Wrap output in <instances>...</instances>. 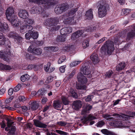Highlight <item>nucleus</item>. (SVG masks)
<instances>
[{"instance_id": "f257e3e1", "label": "nucleus", "mask_w": 135, "mask_h": 135, "mask_svg": "<svg viewBox=\"0 0 135 135\" xmlns=\"http://www.w3.org/2000/svg\"><path fill=\"white\" fill-rule=\"evenodd\" d=\"M59 20L57 18H48L46 21L45 24L46 26L50 27V28L51 31H54L58 30L60 26L57 25L59 22Z\"/></svg>"}, {"instance_id": "f03ea898", "label": "nucleus", "mask_w": 135, "mask_h": 135, "mask_svg": "<svg viewBox=\"0 0 135 135\" xmlns=\"http://www.w3.org/2000/svg\"><path fill=\"white\" fill-rule=\"evenodd\" d=\"M114 49L113 42L110 41H106L100 49L101 52L103 54L106 53L108 54H110Z\"/></svg>"}, {"instance_id": "7ed1b4c3", "label": "nucleus", "mask_w": 135, "mask_h": 135, "mask_svg": "<svg viewBox=\"0 0 135 135\" xmlns=\"http://www.w3.org/2000/svg\"><path fill=\"white\" fill-rule=\"evenodd\" d=\"M77 78L80 83L77 85L76 88L77 89L85 90L86 87L84 84L87 81L86 77L84 76L82 73H80L78 74Z\"/></svg>"}, {"instance_id": "20e7f679", "label": "nucleus", "mask_w": 135, "mask_h": 135, "mask_svg": "<svg viewBox=\"0 0 135 135\" xmlns=\"http://www.w3.org/2000/svg\"><path fill=\"white\" fill-rule=\"evenodd\" d=\"M108 7V5L104 2H100L98 11V17L102 18L106 16L107 14V8Z\"/></svg>"}, {"instance_id": "39448f33", "label": "nucleus", "mask_w": 135, "mask_h": 135, "mask_svg": "<svg viewBox=\"0 0 135 135\" xmlns=\"http://www.w3.org/2000/svg\"><path fill=\"white\" fill-rule=\"evenodd\" d=\"M30 1L34 2L38 5H42V6L45 8L49 7L50 3L49 0H29Z\"/></svg>"}, {"instance_id": "423d86ee", "label": "nucleus", "mask_w": 135, "mask_h": 135, "mask_svg": "<svg viewBox=\"0 0 135 135\" xmlns=\"http://www.w3.org/2000/svg\"><path fill=\"white\" fill-rule=\"evenodd\" d=\"M104 118L107 120L110 121L113 120H114V118H116L117 119H123V116H121L120 115L116 113H114L113 115H109L108 114H104L103 115Z\"/></svg>"}, {"instance_id": "0eeeda50", "label": "nucleus", "mask_w": 135, "mask_h": 135, "mask_svg": "<svg viewBox=\"0 0 135 135\" xmlns=\"http://www.w3.org/2000/svg\"><path fill=\"white\" fill-rule=\"evenodd\" d=\"M44 11V8L41 7V6H38L32 7L31 9L30 12L32 14H39L43 13Z\"/></svg>"}, {"instance_id": "6e6552de", "label": "nucleus", "mask_w": 135, "mask_h": 135, "mask_svg": "<svg viewBox=\"0 0 135 135\" xmlns=\"http://www.w3.org/2000/svg\"><path fill=\"white\" fill-rule=\"evenodd\" d=\"M128 30V33L127 34V40H129L133 38L135 35V32L134 30L132 27V26H131L128 27L126 30Z\"/></svg>"}, {"instance_id": "1a4fd4ad", "label": "nucleus", "mask_w": 135, "mask_h": 135, "mask_svg": "<svg viewBox=\"0 0 135 135\" xmlns=\"http://www.w3.org/2000/svg\"><path fill=\"white\" fill-rule=\"evenodd\" d=\"M9 36L10 37L14 38L15 41L19 44H21L23 40L22 38L16 33L11 32L9 34Z\"/></svg>"}, {"instance_id": "9d476101", "label": "nucleus", "mask_w": 135, "mask_h": 135, "mask_svg": "<svg viewBox=\"0 0 135 135\" xmlns=\"http://www.w3.org/2000/svg\"><path fill=\"white\" fill-rule=\"evenodd\" d=\"M10 54V51L9 49L7 50L6 51H5L4 52L1 51H0V57L4 60L8 62L9 59V56Z\"/></svg>"}, {"instance_id": "9b49d317", "label": "nucleus", "mask_w": 135, "mask_h": 135, "mask_svg": "<svg viewBox=\"0 0 135 135\" xmlns=\"http://www.w3.org/2000/svg\"><path fill=\"white\" fill-rule=\"evenodd\" d=\"M91 69L89 66H85L83 68L82 72L85 75H87V78H90L91 76L90 74Z\"/></svg>"}, {"instance_id": "f8f14e48", "label": "nucleus", "mask_w": 135, "mask_h": 135, "mask_svg": "<svg viewBox=\"0 0 135 135\" xmlns=\"http://www.w3.org/2000/svg\"><path fill=\"white\" fill-rule=\"evenodd\" d=\"M33 28L31 25L28 26L25 24V25L21 26L20 31L22 33L31 30Z\"/></svg>"}, {"instance_id": "ddd939ff", "label": "nucleus", "mask_w": 135, "mask_h": 135, "mask_svg": "<svg viewBox=\"0 0 135 135\" xmlns=\"http://www.w3.org/2000/svg\"><path fill=\"white\" fill-rule=\"evenodd\" d=\"M72 30V28L70 27H66L60 30V33L62 35H65L71 33Z\"/></svg>"}, {"instance_id": "4468645a", "label": "nucleus", "mask_w": 135, "mask_h": 135, "mask_svg": "<svg viewBox=\"0 0 135 135\" xmlns=\"http://www.w3.org/2000/svg\"><path fill=\"white\" fill-rule=\"evenodd\" d=\"M6 11V14L7 20H9L10 17L14 15V9L12 7H8Z\"/></svg>"}, {"instance_id": "2eb2a0df", "label": "nucleus", "mask_w": 135, "mask_h": 135, "mask_svg": "<svg viewBox=\"0 0 135 135\" xmlns=\"http://www.w3.org/2000/svg\"><path fill=\"white\" fill-rule=\"evenodd\" d=\"M84 32V31L79 30L74 33L71 36V39L75 40L80 37Z\"/></svg>"}, {"instance_id": "dca6fc26", "label": "nucleus", "mask_w": 135, "mask_h": 135, "mask_svg": "<svg viewBox=\"0 0 135 135\" xmlns=\"http://www.w3.org/2000/svg\"><path fill=\"white\" fill-rule=\"evenodd\" d=\"M96 118L91 115H89L86 118L83 117L81 119V122L84 124H87L89 121L91 120H92L95 119Z\"/></svg>"}, {"instance_id": "f3484780", "label": "nucleus", "mask_w": 135, "mask_h": 135, "mask_svg": "<svg viewBox=\"0 0 135 135\" xmlns=\"http://www.w3.org/2000/svg\"><path fill=\"white\" fill-rule=\"evenodd\" d=\"M19 16L23 19H26L28 17V14L27 11L25 10H20L18 12Z\"/></svg>"}, {"instance_id": "a211bd4d", "label": "nucleus", "mask_w": 135, "mask_h": 135, "mask_svg": "<svg viewBox=\"0 0 135 135\" xmlns=\"http://www.w3.org/2000/svg\"><path fill=\"white\" fill-rule=\"evenodd\" d=\"M82 106L81 102L79 101H76L74 102L72 105L73 108L77 110L80 108Z\"/></svg>"}, {"instance_id": "6ab92c4d", "label": "nucleus", "mask_w": 135, "mask_h": 135, "mask_svg": "<svg viewBox=\"0 0 135 135\" xmlns=\"http://www.w3.org/2000/svg\"><path fill=\"white\" fill-rule=\"evenodd\" d=\"M9 27L8 24L6 23H3L0 21V31L4 32L8 30Z\"/></svg>"}, {"instance_id": "aec40b11", "label": "nucleus", "mask_w": 135, "mask_h": 135, "mask_svg": "<svg viewBox=\"0 0 135 135\" xmlns=\"http://www.w3.org/2000/svg\"><path fill=\"white\" fill-rule=\"evenodd\" d=\"M92 107L91 105L89 104H86L84 107V108L82 110L81 114L82 115H84L86 113H89V110L92 108Z\"/></svg>"}, {"instance_id": "412c9836", "label": "nucleus", "mask_w": 135, "mask_h": 135, "mask_svg": "<svg viewBox=\"0 0 135 135\" xmlns=\"http://www.w3.org/2000/svg\"><path fill=\"white\" fill-rule=\"evenodd\" d=\"M90 59L94 64L98 63L99 60L97 55L95 53L93 54L90 56Z\"/></svg>"}, {"instance_id": "4be33fe9", "label": "nucleus", "mask_w": 135, "mask_h": 135, "mask_svg": "<svg viewBox=\"0 0 135 135\" xmlns=\"http://www.w3.org/2000/svg\"><path fill=\"white\" fill-rule=\"evenodd\" d=\"M8 41L7 39L6 40V38L5 36L3 35V34L1 33H0V45H3L5 44L6 45L9 44L10 42L8 41V44H7L6 42Z\"/></svg>"}, {"instance_id": "5701e85b", "label": "nucleus", "mask_w": 135, "mask_h": 135, "mask_svg": "<svg viewBox=\"0 0 135 135\" xmlns=\"http://www.w3.org/2000/svg\"><path fill=\"white\" fill-rule=\"evenodd\" d=\"M33 121L34 124L37 127L42 128H45L47 126V125L46 124L42 123L39 120H34Z\"/></svg>"}, {"instance_id": "b1692460", "label": "nucleus", "mask_w": 135, "mask_h": 135, "mask_svg": "<svg viewBox=\"0 0 135 135\" xmlns=\"http://www.w3.org/2000/svg\"><path fill=\"white\" fill-rule=\"evenodd\" d=\"M77 11V8H73L69 11L68 14H64V17H65L68 15V16L73 17V18H74V16L75 15V13Z\"/></svg>"}, {"instance_id": "393cba45", "label": "nucleus", "mask_w": 135, "mask_h": 135, "mask_svg": "<svg viewBox=\"0 0 135 135\" xmlns=\"http://www.w3.org/2000/svg\"><path fill=\"white\" fill-rule=\"evenodd\" d=\"M126 66V64L124 62H120L117 66L116 70L117 71H121L124 69Z\"/></svg>"}, {"instance_id": "a878e982", "label": "nucleus", "mask_w": 135, "mask_h": 135, "mask_svg": "<svg viewBox=\"0 0 135 135\" xmlns=\"http://www.w3.org/2000/svg\"><path fill=\"white\" fill-rule=\"evenodd\" d=\"M29 104L31 105V109L32 110H36L38 107L39 104L36 101H32L29 103Z\"/></svg>"}, {"instance_id": "bb28decb", "label": "nucleus", "mask_w": 135, "mask_h": 135, "mask_svg": "<svg viewBox=\"0 0 135 135\" xmlns=\"http://www.w3.org/2000/svg\"><path fill=\"white\" fill-rule=\"evenodd\" d=\"M66 19H65L64 21V22L66 24H73L75 22L74 21V18L73 17L68 16Z\"/></svg>"}, {"instance_id": "cd10ccee", "label": "nucleus", "mask_w": 135, "mask_h": 135, "mask_svg": "<svg viewBox=\"0 0 135 135\" xmlns=\"http://www.w3.org/2000/svg\"><path fill=\"white\" fill-rule=\"evenodd\" d=\"M93 9H90L86 12L85 16L87 17V18L88 19H91L93 18V15L92 12Z\"/></svg>"}, {"instance_id": "c85d7f7f", "label": "nucleus", "mask_w": 135, "mask_h": 135, "mask_svg": "<svg viewBox=\"0 0 135 135\" xmlns=\"http://www.w3.org/2000/svg\"><path fill=\"white\" fill-rule=\"evenodd\" d=\"M66 37L65 35H62L61 36H58L56 39V41L58 42H64L65 40Z\"/></svg>"}, {"instance_id": "c756f323", "label": "nucleus", "mask_w": 135, "mask_h": 135, "mask_svg": "<svg viewBox=\"0 0 135 135\" xmlns=\"http://www.w3.org/2000/svg\"><path fill=\"white\" fill-rule=\"evenodd\" d=\"M69 95L70 96L72 97L73 98H77L78 96L77 94L75 92L74 90L72 89H70L69 91Z\"/></svg>"}, {"instance_id": "7c9ffc66", "label": "nucleus", "mask_w": 135, "mask_h": 135, "mask_svg": "<svg viewBox=\"0 0 135 135\" xmlns=\"http://www.w3.org/2000/svg\"><path fill=\"white\" fill-rule=\"evenodd\" d=\"M53 106L56 109L60 108L61 106V103L59 101H54L53 103Z\"/></svg>"}, {"instance_id": "2f4dec72", "label": "nucleus", "mask_w": 135, "mask_h": 135, "mask_svg": "<svg viewBox=\"0 0 135 135\" xmlns=\"http://www.w3.org/2000/svg\"><path fill=\"white\" fill-rule=\"evenodd\" d=\"M25 21V24L27 25H31V26L33 27L32 25L34 23L33 20L30 18H28Z\"/></svg>"}, {"instance_id": "473e14b6", "label": "nucleus", "mask_w": 135, "mask_h": 135, "mask_svg": "<svg viewBox=\"0 0 135 135\" xmlns=\"http://www.w3.org/2000/svg\"><path fill=\"white\" fill-rule=\"evenodd\" d=\"M60 7L63 12L65 11L68 9L69 6L67 3H63L61 4L60 6Z\"/></svg>"}, {"instance_id": "72a5a7b5", "label": "nucleus", "mask_w": 135, "mask_h": 135, "mask_svg": "<svg viewBox=\"0 0 135 135\" xmlns=\"http://www.w3.org/2000/svg\"><path fill=\"white\" fill-rule=\"evenodd\" d=\"M42 50L39 48H35L34 49L33 53L37 55H39L42 53Z\"/></svg>"}, {"instance_id": "f704fd0d", "label": "nucleus", "mask_w": 135, "mask_h": 135, "mask_svg": "<svg viewBox=\"0 0 135 135\" xmlns=\"http://www.w3.org/2000/svg\"><path fill=\"white\" fill-rule=\"evenodd\" d=\"M30 78V76L27 74L22 75L21 77V80L22 82H24L28 80Z\"/></svg>"}, {"instance_id": "c9c22d12", "label": "nucleus", "mask_w": 135, "mask_h": 135, "mask_svg": "<svg viewBox=\"0 0 135 135\" xmlns=\"http://www.w3.org/2000/svg\"><path fill=\"white\" fill-rule=\"evenodd\" d=\"M46 92V90H39L37 91V96L38 97H42L45 94Z\"/></svg>"}, {"instance_id": "e433bc0d", "label": "nucleus", "mask_w": 135, "mask_h": 135, "mask_svg": "<svg viewBox=\"0 0 135 135\" xmlns=\"http://www.w3.org/2000/svg\"><path fill=\"white\" fill-rule=\"evenodd\" d=\"M0 69L6 70H10L11 69V67L9 65H4L2 64L0 65Z\"/></svg>"}, {"instance_id": "4c0bfd02", "label": "nucleus", "mask_w": 135, "mask_h": 135, "mask_svg": "<svg viewBox=\"0 0 135 135\" xmlns=\"http://www.w3.org/2000/svg\"><path fill=\"white\" fill-rule=\"evenodd\" d=\"M28 69L29 70L33 69L34 70L36 71L37 70L38 68V66L35 65H30L27 67Z\"/></svg>"}, {"instance_id": "58836bf2", "label": "nucleus", "mask_w": 135, "mask_h": 135, "mask_svg": "<svg viewBox=\"0 0 135 135\" xmlns=\"http://www.w3.org/2000/svg\"><path fill=\"white\" fill-rule=\"evenodd\" d=\"M112 123H113V125L112 126H118L119 127H122L123 126V124L122 123V121H115L114 122H111Z\"/></svg>"}, {"instance_id": "ea45409f", "label": "nucleus", "mask_w": 135, "mask_h": 135, "mask_svg": "<svg viewBox=\"0 0 135 135\" xmlns=\"http://www.w3.org/2000/svg\"><path fill=\"white\" fill-rule=\"evenodd\" d=\"M131 11L129 9L126 8L122 9L121 14L122 15H126L128 14Z\"/></svg>"}, {"instance_id": "a19ab883", "label": "nucleus", "mask_w": 135, "mask_h": 135, "mask_svg": "<svg viewBox=\"0 0 135 135\" xmlns=\"http://www.w3.org/2000/svg\"><path fill=\"white\" fill-rule=\"evenodd\" d=\"M51 65V63L50 62H48L47 63V64L44 66V69L46 72H48Z\"/></svg>"}, {"instance_id": "79ce46f5", "label": "nucleus", "mask_w": 135, "mask_h": 135, "mask_svg": "<svg viewBox=\"0 0 135 135\" xmlns=\"http://www.w3.org/2000/svg\"><path fill=\"white\" fill-rule=\"evenodd\" d=\"M11 24L12 26L14 27H15L18 26H19V21L18 20H16V19H15L14 21H11Z\"/></svg>"}, {"instance_id": "37998d69", "label": "nucleus", "mask_w": 135, "mask_h": 135, "mask_svg": "<svg viewBox=\"0 0 135 135\" xmlns=\"http://www.w3.org/2000/svg\"><path fill=\"white\" fill-rule=\"evenodd\" d=\"M49 50L51 51H56L58 50V48L57 47L51 46L46 47Z\"/></svg>"}, {"instance_id": "c03bdc74", "label": "nucleus", "mask_w": 135, "mask_h": 135, "mask_svg": "<svg viewBox=\"0 0 135 135\" xmlns=\"http://www.w3.org/2000/svg\"><path fill=\"white\" fill-rule=\"evenodd\" d=\"M16 128L14 126H12L10 130L9 131L8 133V135H12L13 134L15 131Z\"/></svg>"}, {"instance_id": "a18cd8bd", "label": "nucleus", "mask_w": 135, "mask_h": 135, "mask_svg": "<svg viewBox=\"0 0 135 135\" xmlns=\"http://www.w3.org/2000/svg\"><path fill=\"white\" fill-rule=\"evenodd\" d=\"M61 9L60 7H56L55 9V12L58 14L61 13L63 12Z\"/></svg>"}, {"instance_id": "49530a36", "label": "nucleus", "mask_w": 135, "mask_h": 135, "mask_svg": "<svg viewBox=\"0 0 135 135\" xmlns=\"http://www.w3.org/2000/svg\"><path fill=\"white\" fill-rule=\"evenodd\" d=\"M89 41L88 40H84L82 43V46L84 48H85L89 46Z\"/></svg>"}, {"instance_id": "de8ad7c7", "label": "nucleus", "mask_w": 135, "mask_h": 135, "mask_svg": "<svg viewBox=\"0 0 135 135\" xmlns=\"http://www.w3.org/2000/svg\"><path fill=\"white\" fill-rule=\"evenodd\" d=\"M61 99L64 105H68L69 104V102L67 98L64 96H62L61 98Z\"/></svg>"}, {"instance_id": "09e8293b", "label": "nucleus", "mask_w": 135, "mask_h": 135, "mask_svg": "<svg viewBox=\"0 0 135 135\" xmlns=\"http://www.w3.org/2000/svg\"><path fill=\"white\" fill-rule=\"evenodd\" d=\"M31 37L34 39H36L38 37V34L37 32H33L31 31Z\"/></svg>"}, {"instance_id": "8fccbe9b", "label": "nucleus", "mask_w": 135, "mask_h": 135, "mask_svg": "<svg viewBox=\"0 0 135 135\" xmlns=\"http://www.w3.org/2000/svg\"><path fill=\"white\" fill-rule=\"evenodd\" d=\"M81 62L80 61H75L72 62L70 64V66L71 67L75 66L79 64Z\"/></svg>"}, {"instance_id": "3c124183", "label": "nucleus", "mask_w": 135, "mask_h": 135, "mask_svg": "<svg viewBox=\"0 0 135 135\" xmlns=\"http://www.w3.org/2000/svg\"><path fill=\"white\" fill-rule=\"evenodd\" d=\"M132 115H124L126 116V117H125L123 116V120H126V119H130V118H132L133 117V116H135V112H132Z\"/></svg>"}, {"instance_id": "603ef678", "label": "nucleus", "mask_w": 135, "mask_h": 135, "mask_svg": "<svg viewBox=\"0 0 135 135\" xmlns=\"http://www.w3.org/2000/svg\"><path fill=\"white\" fill-rule=\"evenodd\" d=\"M113 73V72L112 71L109 70L105 74V76L106 78H111L112 76Z\"/></svg>"}, {"instance_id": "864d4df0", "label": "nucleus", "mask_w": 135, "mask_h": 135, "mask_svg": "<svg viewBox=\"0 0 135 135\" xmlns=\"http://www.w3.org/2000/svg\"><path fill=\"white\" fill-rule=\"evenodd\" d=\"M66 59L65 56L64 55L61 56L59 59L58 61V64H61Z\"/></svg>"}, {"instance_id": "5fc2aeb1", "label": "nucleus", "mask_w": 135, "mask_h": 135, "mask_svg": "<svg viewBox=\"0 0 135 135\" xmlns=\"http://www.w3.org/2000/svg\"><path fill=\"white\" fill-rule=\"evenodd\" d=\"M55 131L57 133L61 135H68L69 134L68 133L65 132L61 130H55Z\"/></svg>"}, {"instance_id": "6e6d98bb", "label": "nucleus", "mask_w": 135, "mask_h": 135, "mask_svg": "<svg viewBox=\"0 0 135 135\" xmlns=\"http://www.w3.org/2000/svg\"><path fill=\"white\" fill-rule=\"evenodd\" d=\"M21 85L20 84H18L13 89V91L15 92H16L18 91L21 88Z\"/></svg>"}, {"instance_id": "4d7b16f0", "label": "nucleus", "mask_w": 135, "mask_h": 135, "mask_svg": "<svg viewBox=\"0 0 135 135\" xmlns=\"http://www.w3.org/2000/svg\"><path fill=\"white\" fill-rule=\"evenodd\" d=\"M6 120L7 121V127H11L12 126V125L13 124V122H11V120L8 118L6 119Z\"/></svg>"}, {"instance_id": "13d9d810", "label": "nucleus", "mask_w": 135, "mask_h": 135, "mask_svg": "<svg viewBox=\"0 0 135 135\" xmlns=\"http://www.w3.org/2000/svg\"><path fill=\"white\" fill-rule=\"evenodd\" d=\"M121 37H120L119 38H117L115 39L114 42L116 45H119L121 43V41L120 40Z\"/></svg>"}, {"instance_id": "bf43d9fd", "label": "nucleus", "mask_w": 135, "mask_h": 135, "mask_svg": "<svg viewBox=\"0 0 135 135\" xmlns=\"http://www.w3.org/2000/svg\"><path fill=\"white\" fill-rule=\"evenodd\" d=\"M101 132L103 134H105L109 135L111 131H109L106 129H103L101 130Z\"/></svg>"}, {"instance_id": "052dcab7", "label": "nucleus", "mask_w": 135, "mask_h": 135, "mask_svg": "<svg viewBox=\"0 0 135 135\" xmlns=\"http://www.w3.org/2000/svg\"><path fill=\"white\" fill-rule=\"evenodd\" d=\"M67 123V122H65L62 121L58 122L57 123L58 125L61 127L65 126L66 125Z\"/></svg>"}, {"instance_id": "680f3d73", "label": "nucleus", "mask_w": 135, "mask_h": 135, "mask_svg": "<svg viewBox=\"0 0 135 135\" xmlns=\"http://www.w3.org/2000/svg\"><path fill=\"white\" fill-rule=\"evenodd\" d=\"M105 124V122L103 120H100L97 123V126L98 127H102Z\"/></svg>"}, {"instance_id": "e2e57ef3", "label": "nucleus", "mask_w": 135, "mask_h": 135, "mask_svg": "<svg viewBox=\"0 0 135 135\" xmlns=\"http://www.w3.org/2000/svg\"><path fill=\"white\" fill-rule=\"evenodd\" d=\"M93 96L92 95H88L85 97V100L86 102H89L92 100Z\"/></svg>"}, {"instance_id": "0e129e2a", "label": "nucleus", "mask_w": 135, "mask_h": 135, "mask_svg": "<svg viewBox=\"0 0 135 135\" xmlns=\"http://www.w3.org/2000/svg\"><path fill=\"white\" fill-rule=\"evenodd\" d=\"M31 35V31H30L25 34V37L27 39H30V38H32Z\"/></svg>"}, {"instance_id": "69168bd1", "label": "nucleus", "mask_w": 135, "mask_h": 135, "mask_svg": "<svg viewBox=\"0 0 135 135\" xmlns=\"http://www.w3.org/2000/svg\"><path fill=\"white\" fill-rule=\"evenodd\" d=\"M53 80V78L51 76H50L48 77L47 80L46 81V83H48L52 82Z\"/></svg>"}, {"instance_id": "338daca9", "label": "nucleus", "mask_w": 135, "mask_h": 135, "mask_svg": "<svg viewBox=\"0 0 135 135\" xmlns=\"http://www.w3.org/2000/svg\"><path fill=\"white\" fill-rule=\"evenodd\" d=\"M34 49L33 46L31 45L28 48V50L29 52L33 53Z\"/></svg>"}, {"instance_id": "774afa93", "label": "nucleus", "mask_w": 135, "mask_h": 135, "mask_svg": "<svg viewBox=\"0 0 135 135\" xmlns=\"http://www.w3.org/2000/svg\"><path fill=\"white\" fill-rule=\"evenodd\" d=\"M131 45L132 44L131 43H128L126 45L124 48L123 49V50H128V49L131 46Z\"/></svg>"}]
</instances>
